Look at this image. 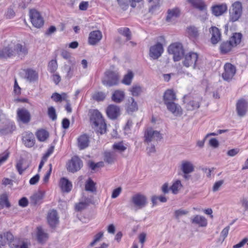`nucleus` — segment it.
<instances>
[{"label": "nucleus", "mask_w": 248, "mask_h": 248, "mask_svg": "<svg viewBox=\"0 0 248 248\" xmlns=\"http://www.w3.org/2000/svg\"><path fill=\"white\" fill-rule=\"evenodd\" d=\"M89 116L90 124L96 132L101 135L105 133L107 124L101 112L97 109H90Z\"/></svg>", "instance_id": "1"}, {"label": "nucleus", "mask_w": 248, "mask_h": 248, "mask_svg": "<svg viewBox=\"0 0 248 248\" xmlns=\"http://www.w3.org/2000/svg\"><path fill=\"white\" fill-rule=\"evenodd\" d=\"M242 35L241 33L235 32L230 37L228 40L222 42L218 47L219 52L221 55L229 54L235 47L241 42Z\"/></svg>", "instance_id": "2"}, {"label": "nucleus", "mask_w": 248, "mask_h": 248, "mask_svg": "<svg viewBox=\"0 0 248 248\" xmlns=\"http://www.w3.org/2000/svg\"><path fill=\"white\" fill-rule=\"evenodd\" d=\"M183 56L182 63L184 66L191 67L194 69L199 68L200 59L197 53L190 51Z\"/></svg>", "instance_id": "3"}, {"label": "nucleus", "mask_w": 248, "mask_h": 248, "mask_svg": "<svg viewBox=\"0 0 248 248\" xmlns=\"http://www.w3.org/2000/svg\"><path fill=\"white\" fill-rule=\"evenodd\" d=\"M120 82V76L118 73L112 70H107L104 74L102 79V84L107 87L117 85Z\"/></svg>", "instance_id": "4"}, {"label": "nucleus", "mask_w": 248, "mask_h": 248, "mask_svg": "<svg viewBox=\"0 0 248 248\" xmlns=\"http://www.w3.org/2000/svg\"><path fill=\"white\" fill-rule=\"evenodd\" d=\"M168 52L173 55V60L175 62L181 60L182 56L184 54V50L182 45L180 43H174L170 45L168 48Z\"/></svg>", "instance_id": "5"}, {"label": "nucleus", "mask_w": 248, "mask_h": 248, "mask_svg": "<svg viewBox=\"0 0 248 248\" xmlns=\"http://www.w3.org/2000/svg\"><path fill=\"white\" fill-rule=\"evenodd\" d=\"M30 19L32 26L40 29L44 24V20L40 12L35 9H31L29 11Z\"/></svg>", "instance_id": "6"}, {"label": "nucleus", "mask_w": 248, "mask_h": 248, "mask_svg": "<svg viewBox=\"0 0 248 248\" xmlns=\"http://www.w3.org/2000/svg\"><path fill=\"white\" fill-rule=\"evenodd\" d=\"M242 13V5L240 1L234 2L232 6V9L230 14V20L235 22L238 20L241 16Z\"/></svg>", "instance_id": "7"}, {"label": "nucleus", "mask_w": 248, "mask_h": 248, "mask_svg": "<svg viewBox=\"0 0 248 248\" xmlns=\"http://www.w3.org/2000/svg\"><path fill=\"white\" fill-rule=\"evenodd\" d=\"M16 242V239L10 232H2L0 234V244L2 246L8 244L11 248H12Z\"/></svg>", "instance_id": "8"}, {"label": "nucleus", "mask_w": 248, "mask_h": 248, "mask_svg": "<svg viewBox=\"0 0 248 248\" xmlns=\"http://www.w3.org/2000/svg\"><path fill=\"white\" fill-rule=\"evenodd\" d=\"M17 121L24 124H28L31 120L30 111L25 108H19L17 111Z\"/></svg>", "instance_id": "9"}, {"label": "nucleus", "mask_w": 248, "mask_h": 248, "mask_svg": "<svg viewBox=\"0 0 248 248\" xmlns=\"http://www.w3.org/2000/svg\"><path fill=\"white\" fill-rule=\"evenodd\" d=\"M82 160L77 156H74L67 164V170L71 172H75L79 170L82 167Z\"/></svg>", "instance_id": "10"}, {"label": "nucleus", "mask_w": 248, "mask_h": 248, "mask_svg": "<svg viewBox=\"0 0 248 248\" xmlns=\"http://www.w3.org/2000/svg\"><path fill=\"white\" fill-rule=\"evenodd\" d=\"M236 73V68L230 62L226 63L224 65V71L222 74L223 78L226 81L232 80Z\"/></svg>", "instance_id": "11"}, {"label": "nucleus", "mask_w": 248, "mask_h": 248, "mask_svg": "<svg viewBox=\"0 0 248 248\" xmlns=\"http://www.w3.org/2000/svg\"><path fill=\"white\" fill-rule=\"evenodd\" d=\"M144 139L145 142L148 143L153 140H160L162 136L159 132L153 130L151 127H148L145 131Z\"/></svg>", "instance_id": "12"}, {"label": "nucleus", "mask_w": 248, "mask_h": 248, "mask_svg": "<svg viewBox=\"0 0 248 248\" xmlns=\"http://www.w3.org/2000/svg\"><path fill=\"white\" fill-rule=\"evenodd\" d=\"M131 202L137 209L143 208L147 203L146 197L140 193L133 195L131 198Z\"/></svg>", "instance_id": "13"}, {"label": "nucleus", "mask_w": 248, "mask_h": 248, "mask_svg": "<svg viewBox=\"0 0 248 248\" xmlns=\"http://www.w3.org/2000/svg\"><path fill=\"white\" fill-rule=\"evenodd\" d=\"M47 223L50 227L54 229L59 223V217L56 210H50L46 217Z\"/></svg>", "instance_id": "14"}, {"label": "nucleus", "mask_w": 248, "mask_h": 248, "mask_svg": "<svg viewBox=\"0 0 248 248\" xmlns=\"http://www.w3.org/2000/svg\"><path fill=\"white\" fill-rule=\"evenodd\" d=\"M163 51L162 45L160 43H157L150 48L149 56L153 59H157L161 56Z\"/></svg>", "instance_id": "15"}, {"label": "nucleus", "mask_w": 248, "mask_h": 248, "mask_svg": "<svg viewBox=\"0 0 248 248\" xmlns=\"http://www.w3.org/2000/svg\"><path fill=\"white\" fill-rule=\"evenodd\" d=\"M22 140L24 145L28 148L33 147L35 143L34 135L30 131H25L23 133Z\"/></svg>", "instance_id": "16"}, {"label": "nucleus", "mask_w": 248, "mask_h": 248, "mask_svg": "<svg viewBox=\"0 0 248 248\" xmlns=\"http://www.w3.org/2000/svg\"><path fill=\"white\" fill-rule=\"evenodd\" d=\"M102 38V33L99 30H95L91 31L88 37V44L92 46H95L98 44Z\"/></svg>", "instance_id": "17"}, {"label": "nucleus", "mask_w": 248, "mask_h": 248, "mask_svg": "<svg viewBox=\"0 0 248 248\" xmlns=\"http://www.w3.org/2000/svg\"><path fill=\"white\" fill-rule=\"evenodd\" d=\"M106 111L108 117L112 120L117 119L120 115V107L113 104L109 105Z\"/></svg>", "instance_id": "18"}, {"label": "nucleus", "mask_w": 248, "mask_h": 248, "mask_svg": "<svg viewBox=\"0 0 248 248\" xmlns=\"http://www.w3.org/2000/svg\"><path fill=\"white\" fill-rule=\"evenodd\" d=\"M90 137L87 134H81L77 139V145L80 150L87 148L90 144Z\"/></svg>", "instance_id": "19"}, {"label": "nucleus", "mask_w": 248, "mask_h": 248, "mask_svg": "<svg viewBox=\"0 0 248 248\" xmlns=\"http://www.w3.org/2000/svg\"><path fill=\"white\" fill-rule=\"evenodd\" d=\"M209 32L211 34V42L213 45L217 44L221 39L220 31L216 27L212 26L209 29Z\"/></svg>", "instance_id": "20"}, {"label": "nucleus", "mask_w": 248, "mask_h": 248, "mask_svg": "<svg viewBox=\"0 0 248 248\" xmlns=\"http://www.w3.org/2000/svg\"><path fill=\"white\" fill-rule=\"evenodd\" d=\"M14 43L12 42L8 46L4 47L0 51V58H7L15 55Z\"/></svg>", "instance_id": "21"}, {"label": "nucleus", "mask_w": 248, "mask_h": 248, "mask_svg": "<svg viewBox=\"0 0 248 248\" xmlns=\"http://www.w3.org/2000/svg\"><path fill=\"white\" fill-rule=\"evenodd\" d=\"M248 108V103L246 101L243 99L239 100L236 104V110L238 115L241 117L244 116Z\"/></svg>", "instance_id": "22"}, {"label": "nucleus", "mask_w": 248, "mask_h": 248, "mask_svg": "<svg viewBox=\"0 0 248 248\" xmlns=\"http://www.w3.org/2000/svg\"><path fill=\"white\" fill-rule=\"evenodd\" d=\"M13 46L15 47V55L17 54L18 55L25 56L28 53V49L25 43L20 44L18 43H14Z\"/></svg>", "instance_id": "23"}, {"label": "nucleus", "mask_w": 248, "mask_h": 248, "mask_svg": "<svg viewBox=\"0 0 248 248\" xmlns=\"http://www.w3.org/2000/svg\"><path fill=\"white\" fill-rule=\"evenodd\" d=\"M59 186L63 192H69L72 188V184L67 179L64 177L61 178Z\"/></svg>", "instance_id": "24"}, {"label": "nucleus", "mask_w": 248, "mask_h": 248, "mask_svg": "<svg viewBox=\"0 0 248 248\" xmlns=\"http://www.w3.org/2000/svg\"><path fill=\"white\" fill-rule=\"evenodd\" d=\"M165 104L167 107L168 109L171 112L175 115H180L182 113V109L180 106L174 103V102L170 103H167Z\"/></svg>", "instance_id": "25"}, {"label": "nucleus", "mask_w": 248, "mask_h": 248, "mask_svg": "<svg viewBox=\"0 0 248 248\" xmlns=\"http://www.w3.org/2000/svg\"><path fill=\"white\" fill-rule=\"evenodd\" d=\"M176 99V94L172 89H168L165 92L163 95L165 104L174 102Z\"/></svg>", "instance_id": "26"}, {"label": "nucleus", "mask_w": 248, "mask_h": 248, "mask_svg": "<svg viewBox=\"0 0 248 248\" xmlns=\"http://www.w3.org/2000/svg\"><path fill=\"white\" fill-rule=\"evenodd\" d=\"M181 14L180 10L175 7L171 9H169L167 12V16L166 17V21L170 22L172 20L178 17Z\"/></svg>", "instance_id": "27"}, {"label": "nucleus", "mask_w": 248, "mask_h": 248, "mask_svg": "<svg viewBox=\"0 0 248 248\" xmlns=\"http://www.w3.org/2000/svg\"><path fill=\"white\" fill-rule=\"evenodd\" d=\"M227 10V6L226 4L216 5L212 7V11L213 14L216 16H219L226 12Z\"/></svg>", "instance_id": "28"}, {"label": "nucleus", "mask_w": 248, "mask_h": 248, "mask_svg": "<svg viewBox=\"0 0 248 248\" xmlns=\"http://www.w3.org/2000/svg\"><path fill=\"white\" fill-rule=\"evenodd\" d=\"M181 170L185 174H188L193 171L194 166L190 162L184 161L182 163ZM184 177L186 179L188 178V177L186 175H184Z\"/></svg>", "instance_id": "29"}, {"label": "nucleus", "mask_w": 248, "mask_h": 248, "mask_svg": "<svg viewBox=\"0 0 248 248\" xmlns=\"http://www.w3.org/2000/svg\"><path fill=\"white\" fill-rule=\"evenodd\" d=\"M54 150V146H51L47 150L46 153L42 157L41 162L38 167V172H40L43 167L45 163L47 161L48 157L53 153Z\"/></svg>", "instance_id": "30"}, {"label": "nucleus", "mask_w": 248, "mask_h": 248, "mask_svg": "<svg viewBox=\"0 0 248 248\" xmlns=\"http://www.w3.org/2000/svg\"><path fill=\"white\" fill-rule=\"evenodd\" d=\"M125 94L124 91L120 90H115L112 95V100L117 103L121 102L124 98Z\"/></svg>", "instance_id": "31"}, {"label": "nucleus", "mask_w": 248, "mask_h": 248, "mask_svg": "<svg viewBox=\"0 0 248 248\" xmlns=\"http://www.w3.org/2000/svg\"><path fill=\"white\" fill-rule=\"evenodd\" d=\"M187 2L199 10L202 11L206 9V5L202 0H187Z\"/></svg>", "instance_id": "32"}, {"label": "nucleus", "mask_w": 248, "mask_h": 248, "mask_svg": "<svg viewBox=\"0 0 248 248\" xmlns=\"http://www.w3.org/2000/svg\"><path fill=\"white\" fill-rule=\"evenodd\" d=\"M48 237L47 233L44 232L41 227L37 228V238L39 243H44L47 240Z\"/></svg>", "instance_id": "33"}, {"label": "nucleus", "mask_w": 248, "mask_h": 248, "mask_svg": "<svg viewBox=\"0 0 248 248\" xmlns=\"http://www.w3.org/2000/svg\"><path fill=\"white\" fill-rule=\"evenodd\" d=\"M35 135L38 140L42 142L46 141L49 137L48 132L44 129H38Z\"/></svg>", "instance_id": "34"}, {"label": "nucleus", "mask_w": 248, "mask_h": 248, "mask_svg": "<svg viewBox=\"0 0 248 248\" xmlns=\"http://www.w3.org/2000/svg\"><path fill=\"white\" fill-rule=\"evenodd\" d=\"M26 77L31 82L34 81L38 79V73L31 69H27L25 70Z\"/></svg>", "instance_id": "35"}, {"label": "nucleus", "mask_w": 248, "mask_h": 248, "mask_svg": "<svg viewBox=\"0 0 248 248\" xmlns=\"http://www.w3.org/2000/svg\"><path fill=\"white\" fill-rule=\"evenodd\" d=\"M192 222L201 227H205L207 224V219L204 217L199 215L194 217L192 219Z\"/></svg>", "instance_id": "36"}, {"label": "nucleus", "mask_w": 248, "mask_h": 248, "mask_svg": "<svg viewBox=\"0 0 248 248\" xmlns=\"http://www.w3.org/2000/svg\"><path fill=\"white\" fill-rule=\"evenodd\" d=\"M104 157V161L108 164L114 163L116 159V155L113 152H105Z\"/></svg>", "instance_id": "37"}, {"label": "nucleus", "mask_w": 248, "mask_h": 248, "mask_svg": "<svg viewBox=\"0 0 248 248\" xmlns=\"http://www.w3.org/2000/svg\"><path fill=\"white\" fill-rule=\"evenodd\" d=\"M106 98V93L102 91L95 92L92 95V99L97 102L103 101Z\"/></svg>", "instance_id": "38"}, {"label": "nucleus", "mask_w": 248, "mask_h": 248, "mask_svg": "<svg viewBox=\"0 0 248 248\" xmlns=\"http://www.w3.org/2000/svg\"><path fill=\"white\" fill-rule=\"evenodd\" d=\"M96 183L93 180L89 178L86 181L85 185V189L87 191L95 192L96 191Z\"/></svg>", "instance_id": "39"}, {"label": "nucleus", "mask_w": 248, "mask_h": 248, "mask_svg": "<svg viewBox=\"0 0 248 248\" xmlns=\"http://www.w3.org/2000/svg\"><path fill=\"white\" fill-rule=\"evenodd\" d=\"M67 97V93H62L61 94L57 93H52L51 98L55 102H61L62 100H66Z\"/></svg>", "instance_id": "40"}, {"label": "nucleus", "mask_w": 248, "mask_h": 248, "mask_svg": "<svg viewBox=\"0 0 248 248\" xmlns=\"http://www.w3.org/2000/svg\"><path fill=\"white\" fill-rule=\"evenodd\" d=\"M133 78V73L131 70H128L127 73L124 76L122 80V82L124 85H130L132 82Z\"/></svg>", "instance_id": "41"}, {"label": "nucleus", "mask_w": 248, "mask_h": 248, "mask_svg": "<svg viewBox=\"0 0 248 248\" xmlns=\"http://www.w3.org/2000/svg\"><path fill=\"white\" fill-rule=\"evenodd\" d=\"M118 32L125 36L127 41H129L131 39V32L128 28L122 27L118 29Z\"/></svg>", "instance_id": "42"}, {"label": "nucleus", "mask_w": 248, "mask_h": 248, "mask_svg": "<svg viewBox=\"0 0 248 248\" xmlns=\"http://www.w3.org/2000/svg\"><path fill=\"white\" fill-rule=\"evenodd\" d=\"M129 103L127 104V110L128 111L134 112L138 110V107L137 103L134 99L131 97L128 100Z\"/></svg>", "instance_id": "43"}, {"label": "nucleus", "mask_w": 248, "mask_h": 248, "mask_svg": "<svg viewBox=\"0 0 248 248\" xmlns=\"http://www.w3.org/2000/svg\"><path fill=\"white\" fill-rule=\"evenodd\" d=\"M182 186L181 181L176 180L172 184L170 189L173 194H177Z\"/></svg>", "instance_id": "44"}, {"label": "nucleus", "mask_w": 248, "mask_h": 248, "mask_svg": "<svg viewBox=\"0 0 248 248\" xmlns=\"http://www.w3.org/2000/svg\"><path fill=\"white\" fill-rule=\"evenodd\" d=\"M200 103L196 100H190L186 105V108L187 110H193L200 107Z\"/></svg>", "instance_id": "45"}, {"label": "nucleus", "mask_w": 248, "mask_h": 248, "mask_svg": "<svg viewBox=\"0 0 248 248\" xmlns=\"http://www.w3.org/2000/svg\"><path fill=\"white\" fill-rule=\"evenodd\" d=\"M131 94L133 96H138L142 92L141 87L138 85H134L129 90Z\"/></svg>", "instance_id": "46"}, {"label": "nucleus", "mask_w": 248, "mask_h": 248, "mask_svg": "<svg viewBox=\"0 0 248 248\" xmlns=\"http://www.w3.org/2000/svg\"><path fill=\"white\" fill-rule=\"evenodd\" d=\"M187 33L189 37L196 38L199 35V32L197 29L195 27H189L187 28Z\"/></svg>", "instance_id": "47"}, {"label": "nucleus", "mask_w": 248, "mask_h": 248, "mask_svg": "<svg viewBox=\"0 0 248 248\" xmlns=\"http://www.w3.org/2000/svg\"><path fill=\"white\" fill-rule=\"evenodd\" d=\"M112 149L114 150H117L120 153L124 152L126 149V147L124 146L123 142H118L115 143L112 145Z\"/></svg>", "instance_id": "48"}, {"label": "nucleus", "mask_w": 248, "mask_h": 248, "mask_svg": "<svg viewBox=\"0 0 248 248\" xmlns=\"http://www.w3.org/2000/svg\"><path fill=\"white\" fill-rule=\"evenodd\" d=\"M58 68L57 62L56 60H52L48 64V70L51 73H54Z\"/></svg>", "instance_id": "49"}, {"label": "nucleus", "mask_w": 248, "mask_h": 248, "mask_svg": "<svg viewBox=\"0 0 248 248\" xmlns=\"http://www.w3.org/2000/svg\"><path fill=\"white\" fill-rule=\"evenodd\" d=\"M47 114L50 119L53 121L57 119V114L56 110L53 107H49L47 109Z\"/></svg>", "instance_id": "50"}, {"label": "nucleus", "mask_w": 248, "mask_h": 248, "mask_svg": "<svg viewBox=\"0 0 248 248\" xmlns=\"http://www.w3.org/2000/svg\"><path fill=\"white\" fill-rule=\"evenodd\" d=\"M149 3H153V5L149 8L150 12H153L155 10L159 8L160 6L161 0H147Z\"/></svg>", "instance_id": "51"}, {"label": "nucleus", "mask_w": 248, "mask_h": 248, "mask_svg": "<svg viewBox=\"0 0 248 248\" xmlns=\"http://www.w3.org/2000/svg\"><path fill=\"white\" fill-rule=\"evenodd\" d=\"M49 170L47 171L46 173L45 174L43 178V183L46 184L48 182L49 179L52 172V164L50 163L49 164Z\"/></svg>", "instance_id": "52"}, {"label": "nucleus", "mask_w": 248, "mask_h": 248, "mask_svg": "<svg viewBox=\"0 0 248 248\" xmlns=\"http://www.w3.org/2000/svg\"><path fill=\"white\" fill-rule=\"evenodd\" d=\"M89 166L92 170H95L96 168L103 167L104 166V164L103 161L98 162L97 163L90 161L89 162Z\"/></svg>", "instance_id": "53"}, {"label": "nucleus", "mask_w": 248, "mask_h": 248, "mask_svg": "<svg viewBox=\"0 0 248 248\" xmlns=\"http://www.w3.org/2000/svg\"><path fill=\"white\" fill-rule=\"evenodd\" d=\"M23 160H19L16 164V169L19 174L21 175L23 172L26 170V168H23Z\"/></svg>", "instance_id": "54"}, {"label": "nucleus", "mask_w": 248, "mask_h": 248, "mask_svg": "<svg viewBox=\"0 0 248 248\" xmlns=\"http://www.w3.org/2000/svg\"><path fill=\"white\" fill-rule=\"evenodd\" d=\"M9 155L10 152L8 150L0 154V166L8 159Z\"/></svg>", "instance_id": "55"}, {"label": "nucleus", "mask_w": 248, "mask_h": 248, "mask_svg": "<svg viewBox=\"0 0 248 248\" xmlns=\"http://www.w3.org/2000/svg\"><path fill=\"white\" fill-rule=\"evenodd\" d=\"M88 206V203L86 202H79L75 205V210L77 211H81L85 209Z\"/></svg>", "instance_id": "56"}, {"label": "nucleus", "mask_w": 248, "mask_h": 248, "mask_svg": "<svg viewBox=\"0 0 248 248\" xmlns=\"http://www.w3.org/2000/svg\"><path fill=\"white\" fill-rule=\"evenodd\" d=\"M103 235V232H99L97 233L95 236L93 240L90 243V245L93 247L95 243L99 242Z\"/></svg>", "instance_id": "57"}, {"label": "nucleus", "mask_w": 248, "mask_h": 248, "mask_svg": "<svg viewBox=\"0 0 248 248\" xmlns=\"http://www.w3.org/2000/svg\"><path fill=\"white\" fill-rule=\"evenodd\" d=\"M89 7V2L82 1L79 5V9L81 11H86Z\"/></svg>", "instance_id": "58"}, {"label": "nucleus", "mask_w": 248, "mask_h": 248, "mask_svg": "<svg viewBox=\"0 0 248 248\" xmlns=\"http://www.w3.org/2000/svg\"><path fill=\"white\" fill-rule=\"evenodd\" d=\"M39 174H36L35 175L30 179L29 183L31 185H35L39 181Z\"/></svg>", "instance_id": "59"}, {"label": "nucleus", "mask_w": 248, "mask_h": 248, "mask_svg": "<svg viewBox=\"0 0 248 248\" xmlns=\"http://www.w3.org/2000/svg\"><path fill=\"white\" fill-rule=\"evenodd\" d=\"M29 202L28 199L26 197H23L19 200L18 204L19 206L24 207L28 206Z\"/></svg>", "instance_id": "60"}, {"label": "nucleus", "mask_w": 248, "mask_h": 248, "mask_svg": "<svg viewBox=\"0 0 248 248\" xmlns=\"http://www.w3.org/2000/svg\"><path fill=\"white\" fill-rule=\"evenodd\" d=\"M14 92L17 95H19L21 93V88L18 86L16 79H15L14 82Z\"/></svg>", "instance_id": "61"}, {"label": "nucleus", "mask_w": 248, "mask_h": 248, "mask_svg": "<svg viewBox=\"0 0 248 248\" xmlns=\"http://www.w3.org/2000/svg\"><path fill=\"white\" fill-rule=\"evenodd\" d=\"M122 188L121 187H119L113 190L111 195V198L113 199L117 198L121 193Z\"/></svg>", "instance_id": "62"}, {"label": "nucleus", "mask_w": 248, "mask_h": 248, "mask_svg": "<svg viewBox=\"0 0 248 248\" xmlns=\"http://www.w3.org/2000/svg\"><path fill=\"white\" fill-rule=\"evenodd\" d=\"M240 151L239 149L234 148L229 150L227 152V155L229 156H234L236 155Z\"/></svg>", "instance_id": "63"}, {"label": "nucleus", "mask_w": 248, "mask_h": 248, "mask_svg": "<svg viewBox=\"0 0 248 248\" xmlns=\"http://www.w3.org/2000/svg\"><path fill=\"white\" fill-rule=\"evenodd\" d=\"M15 16V13L12 9H8L5 13V16L6 18L10 19L14 17Z\"/></svg>", "instance_id": "64"}]
</instances>
